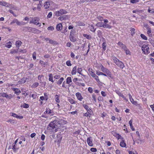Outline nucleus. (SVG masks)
<instances>
[{
	"label": "nucleus",
	"instance_id": "1",
	"mask_svg": "<svg viewBox=\"0 0 154 154\" xmlns=\"http://www.w3.org/2000/svg\"><path fill=\"white\" fill-rule=\"evenodd\" d=\"M58 121L57 120H55L51 122L47 127V129L49 132H55L57 131L58 128L57 124Z\"/></svg>",
	"mask_w": 154,
	"mask_h": 154
},
{
	"label": "nucleus",
	"instance_id": "2",
	"mask_svg": "<svg viewBox=\"0 0 154 154\" xmlns=\"http://www.w3.org/2000/svg\"><path fill=\"white\" fill-rule=\"evenodd\" d=\"M112 59L113 60L114 63L120 68L122 69L125 67L124 63L118 59L116 57L114 56H112Z\"/></svg>",
	"mask_w": 154,
	"mask_h": 154
},
{
	"label": "nucleus",
	"instance_id": "3",
	"mask_svg": "<svg viewBox=\"0 0 154 154\" xmlns=\"http://www.w3.org/2000/svg\"><path fill=\"white\" fill-rule=\"evenodd\" d=\"M142 50L143 52L145 54H147L149 53V47L148 45H143L142 46Z\"/></svg>",
	"mask_w": 154,
	"mask_h": 154
},
{
	"label": "nucleus",
	"instance_id": "4",
	"mask_svg": "<svg viewBox=\"0 0 154 154\" xmlns=\"http://www.w3.org/2000/svg\"><path fill=\"white\" fill-rule=\"evenodd\" d=\"M66 13H67V11L65 10L62 9L57 11L55 13V15L57 16H59Z\"/></svg>",
	"mask_w": 154,
	"mask_h": 154
},
{
	"label": "nucleus",
	"instance_id": "5",
	"mask_svg": "<svg viewBox=\"0 0 154 154\" xmlns=\"http://www.w3.org/2000/svg\"><path fill=\"white\" fill-rule=\"evenodd\" d=\"M15 23H16L18 25H23L24 24V22H22V23H21V22L18 21L17 19H14L10 23V24L11 25H12Z\"/></svg>",
	"mask_w": 154,
	"mask_h": 154
},
{
	"label": "nucleus",
	"instance_id": "6",
	"mask_svg": "<svg viewBox=\"0 0 154 154\" xmlns=\"http://www.w3.org/2000/svg\"><path fill=\"white\" fill-rule=\"evenodd\" d=\"M32 20L29 22L30 23H33L35 24H36L37 21H38L39 19L38 17H31Z\"/></svg>",
	"mask_w": 154,
	"mask_h": 154
},
{
	"label": "nucleus",
	"instance_id": "7",
	"mask_svg": "<svg viewBox=\"0 0 154 154\" xmlns=\"http://www.w3.org/2000/svg\"><path fill=\"white\" fill-rule=\"evenodd\" d=\"M87 142L88 144L91 146H92L93 145V139L91 137H88L87 139Z\"/></svg>",
	"mask_w": 154,
	"mask_h": 154
},
{
	"label": "nucleus",
	"instance_id": "8",
	"mask_svg": "<svg viewBox=\"0 0 154 154\" xmlns=\"http://www.w3.org/2000/svg\"><path fill=\"white\" fill-rule=\"evenodd\" d=\"M115 92L119 96L122 97L123 98L124 100H125L126 101H128V99H126V97H125L118 90H116Z\"/></svg>",
	"mask_w": 154,
	"mask_h": 154
},
{
	"label": "nucleus",
	"instance_id": "9",
	"mask_svg": "<svg viewBox=\"0 0 154 154\" xmlns=\"http://www.w3.org/2000/svg\"><path fill=\"white\" fill-rule=\"evenodd\" d=\"M31 29V32L32 33H39L41 32L40 31L35 28L32 27V28Z\"/></svg>",
	"mask_w": 154,
	"mask_h": 154
},
{
	"label": "nucleus",
	"instance_id": "10",
	"mask_svg": "<svg viewBox=\"0 0 154 154\" xmlns=\"http://www.w3.org/2000/svg\"><path fill=\"white\" fill-rule=\"evenodd\" d=\"M75 95L77 97V98L80 101H82L83 99V97L82 96L81 94L80 93L77 92L76 93Z\"/></svg>",
	"mask_w": 154,
	"mask_h": 154
},
{
	"label": "nucleus",
	"instance_id": "11",
	"mask_svg": "<svg viewBox=\"0 0 154 154\" xmlns=\"http://www.w3.org/2000/svg\"><path fill=\"white\" fill-rule=\"evenodd\" d=\"M0 5L6 7L10 6V4L5 1H0Z\"/></svg>",
	"mask_w": 154,
	"mask_h": 154
},
{
	"label": "nucleus",
	"instance_id": "12",
	"mask_svg": "<svg viewBox=\"0 0 154 154\" xmlns=\"http://www.w3.org/2000/svg\"><path fill=\"white\" fill-rule=\"evenodd\" d=\"M11 89L14 91V93L17 95H18L21 93L20 90L19 89L12 88Z\"/></svg>",
	"mask_w": 154,
	"mask_h": 154
},
{
	"label": "nucleus",
	"instance_id": "13",
	"mask_svg": "<svg viewBox=\"0 0 154 154\" xmlns=\"http://www.w3.org/2000/svg\"><path fill=\"white\" fill-rule=\"evenodd\" d=\"M46 114L50 115L51 116H53L54 113L53 111H52L49 108H46Z\"/></svg>",
	"mask_w": 154,
	"mask_h": 154
},
{
	"label": "nucleus",
	"instance_id": "14",
	"mask_svg": "<svg viewBox=\"0 0 154 154\" xmlns=\"http://www.w3.org/2000/svg\"><path fill=\"white\" fill-rule=\"evenodd\" d=\"M118 44L123 49V50L125 49L127 47L124 44L121 42H119L118 43Z\"/></svg>",
	"mask_w": 154,
	"mask_h": 154
},
{
	"label": "nucleus",
	"instance_id": "15",
	"mask_svg": "<svg viewBox=\"0 0 154 154\" xmlns=\"http://www.w3.org/2000/svg\"><path fill=\"white\" fill-rule=\"evenodd\" d=\"M72 82V78L70 77H68L66 79V83L69 84V86L71 85L70 83Z\"/></svg>",
	"mask_w": 154,
	"mask_h": 154
},
{
	"label": "nucleus",
	"instance_id": "16",
	"mask_svg": "<svg viewBox=\"0 0 154 154\" xmlns=\"http://www.w3.org/2000/svg\"><path fill=\"white\" fill-rule=\"evenodd\" d=\"M88 71L89 74L92 77H94L96 75L95 73L92 72V69L89 68L88 69Z\"/></svg>",
	"mask_w": 154,
	"mask_h": 154
},
{
	"label": "nucleus",
	"instance_id": "17",
	"mask_svg": "<svg viewBox=\"0 0 154 154\" xmlns=\"http://www.w3.org/2000/svg\"><path fill=\"white\" fill-rule=\"evenodd\" d=\"M120 146L123 147H125L126 146V144L125 142L124 138H122V141L120 143Z\"/></svg>",
	"mask_w": 154,
	"mask_h": 154
},
{
	"label": "nucleus",
	"instance_id": "18",
	"mask_svg": "<svg viewBox=\"0 0 154 154\" xmlns=\"http://www.w3.org/2000/svg\"><path fill=\"white\" fill-rule=\"evenodd\" d=\"M69 37L70 40L71 42H74L76 41V38L74 37L73 35L70 33Z\"/></svg>",
	"mask_w": 154,
	"mask_h": 154
},
{
	"label": "nucleus",
	"instance_id": "19",
	"mask_svg": "<svg viewBox=\"0 0 154 154\" xmlns=\"http://www.w3.org/2000/svg\"><path fill=\"white\" fill-rule=\"evenodd\" d=\"M105 73H106L105 74H106L107 75V76L108 77L112 79H113V77L112 75L111 72L109 71V70Z\"/></svg>",
	"mask_w": 154,
	"mask_h": 154
},
{
	"label": "nucleus",
	"instance_id": "20",
	"mask_svg": "<svg viewBox=\"0 0 154 154\" xmlns=\"http://www.w3.org/2000/svg\"><path fill=\"white\" fill-rule=\"evenodd\" d=\"M62 25L61 23H59L57 25L56 29L58 31L61 30L62 29Z\"/></svg>",
	"mask_w": 154,
	"mask_h": 154
},
{
	"label": "nucleus",
	"instance_id": "21",
	"mask_svg": "<svg viewBox=\"0 0 154 154\" xmlns=\"http://www.w3.org/2000/svg\"><path fill=\"white\" fill-rule=\"evenodd\" d=\"M77 72V67L76 66H74L72 70L71 74L72 75H75L76 74Z\"/></svg>",
	"mask_w": 154,
	"mask_h": 154
},
{
	"label": "nucleus",
	"instance_id": "22",
	"mask_svg": "<svg viewBox=\"0 0 154 154\" xmlns=\"http://www.w3.org/2000/svg\"><path fill=\"white\" fill-rule=\"evenodd\" d=\"M67 18V16L66 15H64L62 16H60L58 18V19L60 20H63L66 19Z\"/></svg>",
	"mask_w": 154,
	"mask_h": 154
},
{
	"label": "nucleus",
	"instance_id": "23",
	"mask_svg": "<svg viewBox=\"0 0 154 154\" xmlns=\"http://www.w3.org/2000/svg\"><path fill=\"white\" fill-rule=\"evenodd\" d=\"M82 70V68L80 67L78 68L77 69V71L78 73H79L81 75H82L84 77H85V75L82 74L81 73Z\"/></svg>",
	"mask_w": 154,
	"mask_h": 154
},
{
	"label": "nucleus",
	"instance_id": "24",
	"mask_svg": "<svg viewBox=\"0 0 154 154\" xmlns=\"http://www.w3.org/2000/svg\"><path fill=\"white\" fill-rule=\"evenodd\" d=\"M8 122H10L11 124H14L17 123V121L13 119H9L6 121Z\"/></svg>",
	"mask_w": 154,
	"mask_h": 154
},
{
	"label": "nucleus",
	"instance_id": "25",
	"mask_svg": "<svg viewBox=\"0 0 154 154\" xmlns=\"http://www.w3.org/2000/svg\"><path fill=\"white\" fill-rule=\"evenodd\" d=\"M22 42L20 41L19 40V41H16V47L18 48H19L20 47V46L22 44Z\"/></svg>",
	"mask_w": 154,
	"mask_h": 154
},
{
	"label": "nucleus",
	"instance_id": "26",
	"mask_svg": "<svg viewBox=\"0 0 154 154\" xmlns=\"http://www.w3.org/2000/svg\"><path fill=\"white\" fill-rule=\"evenodd\" d=\"M50 6V4L49 2H46L44 5V6L45 8L47 9Z\"/></svg>",
	"mask_w": 154,
	"mask_h": 154
},
{
	"label": "nucleus",
	"instance_id": "27",
	"mask_svg": "<svg viewBox=\"0 0 154 154\" xmlns=\"http://www.w3.org/2000/svg\"><path fill=\"white\" fill-rule=\"evenodd\" d=\"M100 69L104 73L109 70L103 67L102 65H101V66Z\"/></svg>",
	"mask_w": 154,
	"mask_h": 154
},
{
	"label": "nucleus",
	"instance_id": "28",
	"mask_svg": "<svg viewBox=\"0 0 154 154\" xmlns=\"http://www.w3.org/2000/svg\"><path fill=\"white\" fill-rule=\"evenodd\" d=\"M49 81H51L52 82H54V81L53 79V75L51 73H50L49 74Z\"/></svg>",
	"mask_w": 154,
	"mask_h": 154
},
{
	"label": "nucleus",
	"instance_id": "29",
	"mask_svg": "<svg viewBox=\"0 0 154 154\" xmlns=\"http://www.w3.org/2000/svg\"><path fill=\"white\" fill-rule=\"evenodd\" d=\"M5 46L8 48H10L12 46V43L11 42H9L6 44Z\"/></svg>",
	"mask_w": 154,
	"mask_h": 154
},
{
	"label": "nucleus",
	"instance_id": "30",
	"mask_svg": "<svg viewBox=\"0 0 154 154\" xmlns=\"http://www.w3.org/2000/svg\"><path fill=\"white\" fill-rule=\"evenodd\" d=\"M26 81V78H23L20 81L18 82V83L19 84H23Z\"/></svg>",
	"mask_w": 154,
	"mask_h": 154
},
{
	"label": "nucleus",
	"instance_id": "31",
	"mask_svg": "<svg viewBox=\"0 0 154 154\" xmlns=\"http://www.w3.org/2000/svg\"><path fill=\"white\" fill-rule=\"evenodd\" d=\"M68 100L71 104L75 103V101L71 98H69L68 99Z\"/></svg>",
	"mask_w": 154,
	"mask_h": 154
},
{
	"label": "nucleus",
	"instance_id": "32",
	"mask_svg": "<svg viewBox=\"0 0 154 154\" xmlns=\"http://www.w3.org/2000/svg\"><path fill=\"white\" fill-rule=\"evenodd\" d=\"M103 27L110 29L111 28L112 26L107 24L105 23L103 24Z\"/></svg>",
	"mask_w": 154,
	"mask_h": 154
},
{
	"label": "nucleus",
	"instance_id": "33",
	"mask_svg": "<svg viewBox=\"0 0 154 154\" xmlns=\"http://www.w3.org/2000/svg\"><path fill=\"white\" fill-rule=\"evenodd\" d=\"M147 34L149 35H151L152 36V34H151L152 31H151V28L149 27H147Z\"/></svg>",
	"mask_w": 154,
	"mask_h": 154
},
{
	"label": "nucleus",
	"instance_id": "34",
	"mask_svg": "<svg viewBox=\"0 0 154 154\" xmlns=\"http://www.w3.org/2000/svg\"><path fill=\"white\" fill-rule=\"evenodd\" d=\"M130 101L133 104L136 106H137L138 105L137 102L136 101H134L133 98H131Z\"/></svg>",
	"mask_w": 154,
	"mask_h": 154
},
{
	"label": "nucleus",
	"instance_id": "35",
	"mask_svg": "<svg viewBox=\"0 0 154 154\" xmlns=\"http://www.w3.org/2000/svg\"><path fill=\"white\" fill-rule=\"evenodd\" d=\"M83 35L84 37L88 39H91V37L90 35H88L87 34H84Z\"/></svg>",
	"mask_w": 154,
	"mask_h": 154
},
{
	"label": "nucleus",
	"instance_id": "36",
	"mask_svg": "<svg viewBox=\"0 0 154 154\" xmlns=\"http://www.w3.org/2000/svg\"><path fill=\"white\" fill-rule=\"evenodd\" d=\"M124 50L125 51L127 55H131V53L130 51L127 48V47L125 49H124Z\"/></svg>",
	"mask_w": 154,
	"mask_h": 154
},
{
	"label": "nucleus",
	"instance_id": "37",
	"mask_svg": "<svg viewBox=\"0 0 154 154\" xmlns=\"http://www.w3.org/2000/svg\"><path fill=\"white\" fill-rule=\"evenodd\" d=\"M59 96L57 94L55 96L56 101L58 103L60 102V100H59Z\"/></svg>",
	"mask_w": 154,
	"mask_h": 154
},
{
	"label": "nucleus",
	"instance_id": "38",
	"mask_svg": "<svg viewBox=\"0 0 154 154\" xmlns=\"http://www.w3.org/2000/svg\"><path fill=\"white\" fill-rule=\"evenodd\" d=\"M63 80H64L63 78V77L61 78H60V80L57 82V84L59 85L61 84L62 83V82L63 81Z\"/></svg>",
	"mask_w": 154,
	"mask_h": 154
},
{
	"label": "nucleus",
	"instance_id": "39",
	"mask_svg": "<svg viewBox=\"0 0 154 154\" xmlns=\"http://www.w3.org/2000/svg\"><path fill=\"white\" fill-rule=\"evenodd\" d=\"M96 25L99 27H103V23L99 22L97 23Z\"/></svg>",
	"mask_w": 154,
	"mask_h": 154
},
{
	"label": "nucleus",
	"instance_id": "40",
	"mask_svg": "<svg viewBox=\"0 0 154 154\" xmlns=\"http://www.w3.org/2000/svg\"><path fill=\"white\" fill-rule=\"evenodd\" d=\"M140 36L144 40H147V38L144 34H140Z\"/></svg>",
	"mask_w": 154,
	"mask_h": 154
},
{
	"label": "nucleus",
	"instance_id": "41",
	"mask_svg": "<svg viewBox=\"0 0 154 154\" xmlns=\"http://www.w3.org/2000/svg\"><path fill=\"white\" fill-rule=\"evenodd\" d=\"M131 34L132 36L135 34V29L134 28H131Z\"/></svg>",
	"mask_w": 154,
	"mask_h": 154
},
{
	"label": "nucleus",
	"instance_id": "42",
	"mask_svg": "<svg viewBox=\"0 0 154 154\" xmlns=\"http://www.w3.org/2000/svg\"><path fill=\"white\" fill-rule=\"evenodd\" d=\"M38 82H36V83H34L33 84V85L32 86V88H35L37 87L38 86Z\"/></svg>",
	"mask_w": 154,
	"mask_h": 154
},
{
	"label": "nucleus",
	"instance_id": "43",
	"mask_svg": "<svg viewBox=\"0 0 154 154\" xmlns=\"http://www.w3.org/2000/svg\"><path fill=\"white\" fill-rule=\"evenodd\" d=\"M24 28L26 30L31 32V28H32V27H25Z\"/></svg>",
	"mask_w": 154,
	"mask_h": 154
},
{
	"label": "nucleus",
	"instance_id": "44",
	"mask_svg": "<svg viewBox=\"0 0 154 154\" xmlns=\"http://www.w3.org/2000/svg\"><path fill=\"white\" fill-rule=\"evenodd\" d=\"M32 57L34 60L36 59V53L35 52H34L32 54Z\"/></svg>",
	"mask_w": 154,
	"mask_h": 154
},
{
	"label": "nucleus",
	"instance_id": "45",
	"mask_svg": "<svg viewBox=\"0 0 154 154\" xmlns=\"http://www.w3.org/2000/svg\"><path fill=\"white\" fill-rule=\"evenodd\" d=\"M18 52V51L17 50H16L15 49H14L13 50L11 51L10 52V53L11 54H14V53H17Z\"/></svg>",
	"mask_w": 154,
	"mask_h": 154
},
{
	"label": "nucleus",
	"instance_id": "46",
	"mask_svg": "<svg viewBox=\"0 0 154 154\" xmlns=\"http://www.w3.org/2000/svg\"><path fill=\"white\" fill-rule=\"evenodd\" d=\"M23 107L24 108H27L29 107V105L27 104L24 103L23 105Z\"/></svg>",
	"mask_w": 154,
	"mask_h": 154
},
{
	"label": "nucleus",
	"instance_id": "47",
	"mask_svg": "<svg viewBox=\"0 0 154 154\" xmlns=\"http://www.w3.org/2000/svg\"><path fill=\"white\" fill-rule=\"evenodd\" d=\"M12 149H13V150L14 151H16L18 149L16 148L15 145L14 144L13 145V144Z\"/></svg>",
	"mask_w": 154,
	"mask_h": 154
},
{
	"label": "nucleus",
	"instance_id": "48",
	"mask_svg": "<svg viewBox=\"0 0 154 154\" xmlns=\"http://www.w3.org/2000/svg\"><path fill=\"white\" fill-rule=\"evenodd\" d=\"M66 64L67 66H70L72 65V64L71 63L70 61L68 60L66 62Z\"/></svg>",
	"mask_w": 154,
	"mask_h": 154
},
{
	"label": "nucleus",
	"instance_id": "49",
	"mask_svg": "<svg viewBox=\"0 0 154 154\" xmlns=\"http://www.w3.org/2000/svg\"><path fill=\"white\" fill-rule=\"evenodd\" d=\"M5 97L10 99L12 97V96L11 94L8 95L6 94Z\"/></svg>",
	"mask_w": 154,
	"mask_h": 154
},
{
	"label": "nucleus",
	"instance_id": "50",
	"mask_svg": "<svg viewBox=\"0 0 154 154\" xmlns=\"http://www.w3.org/2000/svg\"><path fill=\"white\" fill-rule=\"evenodd\" d=\"M48 29L49 30L53 31L54 29V28L53 26H50L48 28Z\"/></svg>",
	"mask_w": 154,
	"mask_h": 154
},
{
	"label": "nucleus",
	"instance_id": "51",
	"mask_svg": "<svg viewBox=\"0 0 154 154\" xmlns=\"http://www.w3.org/2000/svg\"><path fill=\"white\" fill-rule=\"evenodd\" d=\"M139 0H131L130 2L132 3H135L137 2H138Z\"/></svg>",
	"mask_w": 154,
	"mask_h": 154
},
{
	"label": "nucleus",
	"instance_id": "52",
	"mask_svg": "<svg viewBox=\"0 0 154 154\" xmlns=\"http://www.w3.org/2000/svg\"><path fill=\"white\" fill-rule=\"evenodd\" d=\"M95 79L96 80L97 82H100L99 79H98V77L96 75L94 77Z\"/></svg>",
	"mask_w": 154,
	"mask_h": 154
},
{
	"label": "nucleus",
	"instance_id": "53",
	"mask_svg": "<svg viewBox=\"0 0 154 154\" xmlns=\"http://www.w3.org/2000/svg\"><path fill=\"white\" fill-rule=\"evenodd\" d=\"M90 150L92 152H95L97 151V149L96 148H92Z\"/></svg>",
	"mask_w": 154,
	"mask_h": 154
},
{
	"label": "nucleus",
	"instance_id": "54",
	"mask_svg": "<svg viewBox=\"0 0 154 154\" xmlns=\"http://www.w3.org/2000/svg\"><path fill=\"white\" fill-rule=\"evenodd\" d=\"M106 43L105 42H104L102 44V48L104 50H106Z\"/></svg>",
	"mask_w": 154,
	"mask_h": 154
},
{
	"label": "nucleus",
	"instance_id": "55",
	"mask_svg": "<svg viewBox=\"0 0 154 154\" xmlns=\"http://www.w3.org/2000/svg\"><path fill=\"white\" fill-rule=\"evenodd\" d=\"M97 18L100 21L102 22L103 20V18L102 17L100 16H98Z\"/></svg>",
	"mask_w": 154,
	"mask_h": 154
},
{
	"label": "nucleus",
	"instance_id": "56",
	"mask_svg": "<svg viewBox=\"0 0 154 154\" xmlns=\"http://www.w3.org/2000/svg\"><path fill=\"white\" fill-rule=\"evenodd\" d=\"M52 15V12H50L49 13V14H48L47 16V18H50L51 17Z\"/></svg>",
	"mask_w": 154,
	"mask_h": 154
},
{
	"label": "nucleus",
	"instance_id": "57",
	"mask_svg": "<svg viewBox=\"0 0 154 154\" xmlns=\"http://www.w3.org/2000/svg\"><path fill=\"white\" fill-rule=\"evenodd\" d=\"M129 154H138V153L136 151H130L129 152Z\"/></svg>",
	"mask_w": 154,
	"mask_h": 154
},
{
	"label": "nucleus",
	"instance_id": "58",
	"mask_svg": "<svg viewBox=\"0 0 154 154\" xmlns=\"http://www.w3.org/2000/svg\"><path fill=\"white\" fill-rule=\"evenodd\" d=\"M116 137L118 139H121L122 140V138H123V137H121V136L120 135L118 134L116 136Z\"/></svg>",
	"mask_w": 154,
	"mask_h": 154
},
{
	"label": "nucleus",
	"instance_id": "59",
	"mask_svg": "<svg viewBox=\"0 0 154 154\" xmlns=\"http://www.w3.org/2000/svg\"><path fill=\"white\" fill-rule=\"evenodd\" d=\"M6 94L5 93H0V97L2 96L3 97H5Z\"/></svg>",
	"mask_w": 154,
	"mask_h": 154
},
{
	"label": "nucleus",
	"instance_id": "60",
	"mask_svg": "<svg viewBox=\"0 0 154 154\" xmlns=\"http://www.w3.org/2000/svg\"><path fill=\"white\" fill-rule=\"evenodd\" d=\"M39 63L40 64H43L44 66L45 65H47V63H45L43 61H42V60H40V61H39ZM44 67H45V66H44Z\"/></svg>",
	"mask_w": 154,
	"mask_h": 154
},
{
	"label": "nucleus",
	"instance_id": "61",
	"mask_svg": "<svg viewBox=\"0 0 154 154\" xmlns=\"http://www.w3.org/2000/svg\"><path fill=\"white\" fill-rule=\"evenodd\" d=\"M10 8H11L13 9L14 10H15L16 9V7H14L13 5H12L11 4H10Z\"/></svg>",
	"mask_w": 154,
	"mask_h": 154
},
{
	"label": "nucleus",
	"instance_id": "62",
	"mask_svg": "<svg viewBox=\"0 0 154 154\" xmlns=\"http://www.w3.org/2000/svg\"><path fill=\"white\" fill-rule=\"evenodd\" d=\"M90 29L91 31L92 32H94L95 31V29L94 27L92 26H91Z\"/></svg>",
	"mask_w": 154,
	"mask_h": 154
},
{
	"label": "nucleus",
	"instance_id": "63",
	"mask_svg": "<svg viewBox=\"0 0 154 154\" xmlns=\"http://www.w3.org/2000/svg\"><path fill=\"white\" fill-rule=\"evenodd\" d=\"M103 72L100 71H96V74L98 75H103Z\"/></svg>",
	"mask_w": 154,
	"mask_h": 154
},
{
	"label": "nucleus",
	"instance_id": "64",
	"mask_svg": "<svg viewBox=\"0 0 154 154\" xmlns=\"http://www.w3.org/2000/svg\"><path fill=\"white\" fill-rule=\"evenodd\" d=\"M148 12L149 13H151L152 14H153L154 13V11H151L149 8L148 9Z\"/></svg>",
	"mask_w": 154,
	"mask_h": 154
}]
</instances>
